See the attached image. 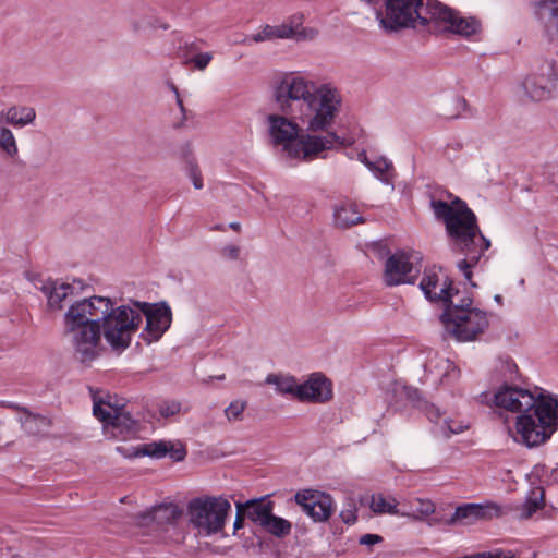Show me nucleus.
Wrapping results in <instances>:
<instances>
[{
	"mask_svg": "<svg viewBox=\"0 0 558 558\" xmlns=\"http://www.w3.org/2000/svg\"><path fill=\"white\" fill-rule=\"evenodd\" d=\"M435 510L436 506L430 499L415 498L410 501V506L407 510H402L401 517L421 521L433 514Z\"/></svg>",
	"mask_w": 558,
	"mask_h": 558,
	"instance_id": "obj_26",
	"label": "nucleus"
},
{
	"mask_svg": "<svg viewBox=\"0 0 558 558\" xmlns=\"http://www.w3.org/2000/svg\"><path fill=\"white\" fill-rule=\"evenodd\" d=\"M231 511V504L223 497H202L190 501V522L201 534L211 535L222 531Z\"/></svg>",
	"mask_w": 558,
	"mask_h": 558,
	"instance_id": "obj_5",
	"label": "nucleus"
},
{
	"mask_svg": "<svg viewBox=\"0 0 558 558\" xmlns=\"http://www.w3.org/2000/svg\"><path fill=\"white\" fill-rule=\"evenodd\" d=\"M146 318L141 338L146 343L158 341L170 328L172 312L165 303L132 301L116 306L106 296L94 295L73 303L63 314V335L69 340L73 356L89 364L105 350L102 338L112 351L123 352Z\"/></svg>",
	"mask_w": 558,
	"mask_h": 558,
	"instance_id": "obj_2",
	"label": "nucleus"
},
{
	"mask_svg": "<svg viewBox=\"0 0 558 558\" xmlns=\"http://www.w3.org/2000/svg\"><path fill=\"white\" fill-rule=\"evenodd\" d=\"M221 254L226 258L235 260L240 256V247L236 245H227L222 248Z\"/></svg>",
	"mask_w": 558,
	"mask_h": 558,
	"instance_id": "obj_41",
	"label": "nucleus"
},
{
	"mask_svg": "<svg viewBox=\"0 0 558 558\" xmlns=\"http://www.w3.org/2000/svg\"><path fill=\"white\" fill-rule=\"evenodd\" d=\"M446 305L444 313H447L451 307L463 305V308H472V299L469 296H460L459 292L453 293L452 288L449 289V299L441 301Z\"/></svg>",
	"mask_w": 558,
	"mask_h": 558,
	"instance_id": "obj_33",
	"label": "nucleus"
},
{
	"mask_svg": "<svg viewBox=\"0 0 558 558\" xmlns=\"http://www.w3.org/2000/svg\"><path fill=\"white\" fill-rule=\"evenodd\" d=\"M129 24L135 33L144 32L154 27L151 19L147 15H134L130 19Z\"/></svg>",
	"mask_w": 558,
	"mask_h": 558,
	"instance_id": "obj_35",
	"label": "nucleus"
},
{
	"mask_svg": "<svg viewBox=\"0 0 558 558\" xmlns=\"http://www.w3.org/2000/svg\"><path fill=\"white\" fill-rule=\"evenodd\" d=\"M171 89H172V92L175 95L178 107L180 108L181 112H184L185 109H184V106H183V101L180 98V94H179L178 88L174 85H172Z\"/></svg>",
	"mask_w": 558,
	"mask_h": 558,
	"instance_id": "obj_47",
	"label": "nucleus"
},
{
	"mask_svg": "<svg viewBox=\"0 0 558 558\" xmlns=\"http://www.w3.org/2000/svg\"><path fill=\"white\" fill-rule=\"evenodd\" d=\"M425 412L427 418L435 425V434L445 438L461 434L469 428V424L463 421L445 417L435 404L427 405Z\"/></svg>",
	"mask_w": 558,
	"mask_h": 558,
	"instance_id": "obj_18",
	"label": "nucleus"
},
{
	"mask_svg": "<svg viewBox=\"0 0 558 558\" xmlns=\"http://www.w3.org/2000/svg\"><path fill=\"white\" fill-rule=\"evenodd\" d=\"M80 282H61V281H47L41 287L40 290L47 298V306L50 311H61L64 305L70 303L68 308L75 302L82 301L75 300L80 294Z\"/></svg>",
	"mask_w": 558,
	"mask_h": 558,
	"instance_id": "obj_15",
	"label": "nucleus"
},
{
	"mask_svg": "<svg viewBox=\"0 0 558 558\" xmlns=\"http://www.w3.org/2000/svg\"><path fill=\"white\" fill-rule=\"evenodd\" d=\"M262 41H266V39L264 38V34L260 32L254 34V35H251V36H245L241 41L240 44L242 45H251L252 43H262Z\"/></svg>",
	"mask_w": 558,
	"mask_h": 558,
	"instance_id": "obj_44",
	"label": "nucleus"
},
{
	"mask_svg": "<svg viewBox=\"0 0 558 558\" xmlns=\"http://www.w3.org/2000/svg\"><path fill=\"white\" fill-rule=\"evenodd\" d=\"M246 408V402L235 400L229 404L225 410L226 416L229 421L239 420Z\"/></svg>",
	"mask_w": 558,
	"mask_h": 558,
	"instance_id": "obj_38",
	"label": "nucleus"
},
{
	"mask_svg": "<svg viewBox=\"0 0 558 558\" xmlns=\"http://www.w3.org/2000/svg\"><path fill=\"white\" fill-rule=\"evenodd\" d=\"M539 392L514 385H502L493 396L494 405L517 415H523L538 405Z\"/></svg>",
	"mask_w": 558,
	"mask_h": 558,
	"instance_id": "obj_10",
	"label": "nucleus"
},
{
	"mask_svg": "<svg viewBox=\"0 0 558 558\" xmlns=\"http://www.w3.org/2000/svg\"><path fill=\"white\" fill-rule=\"evenodd\" d=\"M495 302H497L499 305L502 304V296L500 294H496L494 296Z\"/></svg>",
	"mask_w": 558,
	"mask_h": 558,
	"instance_id": "obj_50",
	"label": "nucleus"
},
{
	"mask_svg": "<svg viewBox=\"0 0 558 558\" xmlns=\"http://www.w3.org/2000/svg\"><path fill=\"white\" fill-rule=\"evenodd\" d=\"M246 517L254 523L263 525L269 514L272 512V502H264L263 500H248L244 504Z\"/></svg>",
	"mask_w": 558,
	"mask_h": 558,
	"instance_id": "obj_25",
	"label": "nucleus"
},
{
	"mask_svg": "<svg viewBox=\"0 0 558 558\" xmlns=\"http://www.w3.org/2000/svg\"><path fill=\"white\" fill-rule=\"evenodd\" d=\"M441 322L446 331L462 342L476 340L489 325L486 312L476 307L463 308V305L442 313Z\"/></svg>",
	"mask_w": 558,
	"mask_h": 558,
	"instance_id": "obj_6",
	"label": "nucleus"
},
{
	"mask_svg": "<svg viewBox=\"0 0 558 558\" xmlns=\"http://www.w3.org/2000/svg\"><path fill=\"white\" fill-rule=\"evenodd\" d=\"M215 229L222 230V228L220 226H217Z\"/></svg>",
	"mask_w": 558,
	"mask_h": 558,
	"instance_id": "obj_52",
	"label": "nucleus"
},
{
	"mask_svg": "<svg viewBox=\"0 0 558 558\" xmlns=\"http://www.w3.org/2000/svg\"><path fill=\"white\" fill-rule=\"evenodd\" d=\"M278 113L265 125L269 143L291 159L313 161L336 146H351L355 138L330 131L341 112V92L331 83L317 84L295 72L283 73L272 85Z\"/></svg>",
	"mask_w": 558,
	"mask_h": 558,
	"instance_id": "obj_1",
	"label": "nucleus"
},
{
	"mask_svg": "<svg viewBox=\"0 0 558 558\" xmlns=\"http://www.w3.org/2000/svg\"><path fill=\"white\" fill-rule=\"evenodd\" d=\"M12 558H24V557H23L22 555H20V554H14V555L12 556Z\"/></svg>",
	"mask_w": 558,
	"mask_h": 558,
	"instance_id": "obj_51",
	"label": "nucleus"
},
{
	"mask_svg": "<svg viewBox=\"0 0 558 558\" xmlns=\"http://www.w3.org/2000/svg\"><path fill=\"white\" fill-rule=\"evenodd\" d=\"M357 508L353 499H349L345 507L340 511V518L345 524H354L357 515Z\"/></svg>",
	"mask_w": 558,
	"mask_h": 558,
	"instance_id": "obj_37",
	"label": "nucleus"
},
{
	"mask_svg": "<svg viewBox=\"0 0 558 558\" xmlns=\"http://www.w3.org/2000/svg\"><path fill=\"white\" fill-rule=\"evenodd\" d=\"M116 450L125 458L148 456L155 459H160L169 456L173 461L179 462L183 461L186 457V449L183 444L171 440L151 441L131 448L118 446Z\"/></svg>",
	"mask_w": 558,
	"mask_h": 558,
	"instance_id": "obj_11",
	"label": "nucleus"
},
{
	"mask_svg": "<svg viewBox=\"0 0 558 558\" xmlns=\"http://www.w3.org/2000/svg\"><path fill=\"white\" fill-rule=\"evenodd\" d=\"M333 397V387L329 378L316 372L300 383L298 401L305 403H326Z\"/></svg>",
	"mask_w": 558,
	"mask_h": 558,
	"instance_id": "obj_14",
	"label": "nucleus"
},
{
	"mask_svg": "<svg viewBox=\"0 0 558 558\" xmlns=\"http://www.w3.org/2000/svg\"><path fill=\"white\" fill-rule=\"evenodd\" d=\"M502 515V509L494 502L464 504L456 508L454 513L448 520L450 525H472L480 521H488Z\"/></svg>",
	"mask_w": 558,
	"mask_h": 558,
	"instance_id": "obj_13",
	"label": "nucleus"
},
{
	"mask_svg": "<svg viewBox=\"0 0 558 558\" xmlns=\"http://www.w3.org/2000/svg\"><path fill=\"white\" fill-rule=\"evenodd\" d=\"M262 33L264 34V38L266 40H272V39H276V32H275V25H265L263 28H262Z\"/></svg>",
	"mask_w": 558,
	"mask_h": 558,
	"instance_id": "obj_46",
	"label": "nucleus"
},
{
	"mask_svg": "<svg viewBox=\"0 0 558 558\" xmlns=\"http://www.w3.org/2000/svg\"><path fill=\"white\" fill-rule=\"evenodd\" d=\"M0 151L9 159L16 160L19 158L16 137L12 130L4 125H0Z\"/></svg>",
	"mask_w": 558,
	"mask_h": 558,
	"instance_id": "obj_29",
	"label": "nucleus"
},
{
	"mask_svg": "<svg viewBox=\"0 0 558 558\" xmlns=\"http://www.w3.org/2000/svg\"><path fill=\"white\" fill-rule=\"evenodd\" d=\"M236 517L234 520V529L239 530L243 526V519L246 517V513L244 511V506H242V502H236Z\"/></svg>",
	"mask_w": 558,
	"mask_h": 558,
	"instance_id": "obj_42",
	"label": "nucleus"
},
{
	"mask_svg": "<svg viewBox=\"0 0 558 558\" xmlns=\"http://www.w3.org/2000/svg\"><path fill=\"white\" fill-rule=\"evenodd\" d=\"M2 404L10 409H14L21 412V415L19 416V422L21 423L24 430L28 434H39L49 425L48 418L43 415L33 414L28 410L21 408L14 403L2 402Z\"/></svg>",
	"mask_w": 558,
	"mask_h": 558,
	"instance_id": "obj_22",
	"label": "nucleus"
},
{
	"mask_svg": "<svg viewBox=\"0 0 558 558\" xmlns=\"http://www.w3.org/2000/svg\"><path fill=\"white\" fill-rule=\"evenodd\" d=\"M231 229L239 231L240 230V223L239 222H231L229 226Z\"/></svg>",
	"mask_w": 558,
	"mask_h": 558,
	"instance_id": "obj_49",
	"label": "nucleus"
},
{
	"mask_svg": "<svg viewBox=\"0 0 558 558\" xmlns=\"http://www.w3.org/2000/svg\"><path fill=\"white\" fill-rule=\"evenodd\" d=\"M368 169L384 183H390L392 163L387 158L379 157L371 161Z\"/></svg>",
	"mask_w": 558,
	"mask_h": 558,
	"instance_id": "obj_32",
	"label": "nucleus"
},
{
	"mask_svg": "<svg viewBox=\"0 0 558 558\" xmlns=\"http://www.w3.org/2000/svg\"><path fill=\"white\" fill-rule=\"evenodd\" d=\"M287 27L291 28V37L295 40H312L318 32L313 27H303L302 16L294 15L284 22Z\"/></svg>",
	"mask_w": 558,
	"mask_h": 558,
	"instance_id": "obj_30",
	"label": "nucleus"
},
{
	"mask_svg": "<svg viewBox=\"0 0 558 558\" xmlns=\"http://www.w3.org/2000/svg\"><path fill=\"white\" fill-rule=\"evenodd\" d=\"M418 271L414 269L409 256L403 252L391 255L385 265L384 279L388 286L413 283Z\"/></svg>",
	"mask_w": 558,
	"mask_h": 558,
	"instance_id": "obj_16",
	"label": "nucleus"
},
{
	"mask_svg": "<svg viewBox=\"0 0 558 558\" xmlns=\"http://www.w3.org/2000/svg\"><path fill=\"white\" fill-rule=\"evenodd\" d=\"M179 512L174 505H159L144 512L141 518L143 523L147 521L156 522L157 524H165L172 522Z\"/></svg>",
	"mask_w": 558,
	"mask_h": 558,
	"instance_id": "obj_24",
	"label": "nucleus"
},
{
	"mask_svg": "<svg viewBox=\"0 0 558 558\" xmlns=\"http://www.w3.org/2000/svg\"><path fill=\"white\" fill-rule=\"evenodd\" d=\"M519 94L531 101H545L558 96V66L553 61L536 64L518 85Z\"/></svg>",
	"mask_w": 558,
	"mask_h": 558,
	"instance_id": "obj_8",
	"label": "nucleus"
},
{
	"mask_svg": "<svg viewBox=\"0 0 558 558\" xmlns=\"http://www.w3.org/2000/svg\"><path fill=\"white\" fill-rule=\"evenodd\" d=\"M357 159L359 161H361L362 163H364L367 168H368V165L371 163L372 160H369L367 158V155H366V151L362 150L361 153H359L357 155Z\"/></svg>",
	"mask_w": 558,
	"mask_h": 558,
	"instance_id": "obj_48",
	"label": "nucleus"
},
{
	"mask_svg": "<svg viewBox=\"0 0 558 558\" xmlns=\"http://www.w3.org/2000/svg\"><path fill=\"white\" fill-rule=\"evenodd\" d=\"M262 527L278 537L286 536L291 532V523L286 519L274 515L272 512L269 514Z\"/></svg>",
	"mask_w": 558,
	"mask_h": 558,
	"instance_id": "obj_31",
	"label": "nucleus"
},
{
	"mask_svg": "<svg viewBox=\"0 0 558 558\" xmlns=\"http://www.w3.org/2000/svg\"><path fill=\"white\" fill-rule=\"evenodd\" d=\"M420 288L428 300L441 302L449 299L451 280L440 269L429 268L424 271Z\"/></svg>",
	"mask_w": 558,
	"mask_h": 558,
	"instance_id": "obj_17",
	"label": "nucleus"
},
{
	"mask_svg": "<svg viewBox=\"0 0 558 558\" xmlns=\"http://www.w3.org/2000/svg\"><path fill=\"white\" fill-rule=\"evenodd\" d=\"M275 36H276V39L277 38H280V39H292L291 37V28L287 27V24L283 22L282 24L280 25H275Z\"/></svg>",
	"mask_w": 558,
	"mask_h": 558,
	"instance_id": "obj_40",
	"label": "nucleus"
},
{
	"mask_svg": "<svg viewBox=\"0 0 558 558\" xmlns=\"http://www.w3.org/2000/svg\"><path fill=\"white\" fill-rule=\"evenodd\" d=\"M429 17L430 23L434 22L442 31L462 37H471L482 31L480 20L474 16H463L460 12L438 1H435V3L429 7Z\"/></svg>",
	"mask_w": 558,
	"mask_h": 558,
	"instance_id": "obj_9",
	"label": "nucleus"
},
{
	"mask_svg": "<svg viewBox=\"0 0 558 558\" xmlns=\"http://www.w3.org/2000/svg\"><path fill=\"white\" fill-rule=\"evenodd\" d=\"M439 368L444 371L441 381L445 384H450L460 376V369L449 360H441Z\"/></svg>",
	"mask_w": 558,
	"mask_h": 558,
	"instance_id": "obj_34",
	"label": "nucleus"
},
{
	"mask_svg": "<svg viewBox=\"0 0 558 558\" xmlns=\"http://www.w3.org/2000/svg\"><path fill=\"white\" fill-rule=\"evenodd\" d=\"M558 429V401L549 393L539 392L538 405L523 415H517L512 439L527 448L544 445Z\"/></svg>",
	"mask_w": 558,
	"mask_h": 558,
	"instance_id": "obj_4",
	"label": "nucleus"
},
{
	"mask_svg": "<svg viewBox=\"0 0 558 558\" xmlns=\"http://www.w3.org/2000/svg\"><path fill=\"white\" fill-rule=\"evenodd\" d=\"M191 180L195 189L201 190L203 187V180L198 169L193 168L190 173Z\"/></svg>",
	"mask_w": 558,
	"mask_h": 558,
	"instance_id": "obj_45",
	"label": "nucleus"
},
{
	"mask_svg": "<svg viewBox=\"0 0 558 558\" xmlns=\"http://www.w3.org/2000/svg\"><path fill=\"white\" fill-rule=\"evenodd\" d=\"M211 60H213L211 52H202V53H198L194 57L186 59L184 61V64L193 63L197 70L203 71L207 68V65L210 63Z\"/></svg>",
	"mask_w": 558,
	"mask_h": 558,
	"instance_id": "obj_36",
	"label": "nucleus"
},
{
	"mask_svg": "<svg viewBox=\"0 0 558 558\" xmlns=\"http://www.w3.org/2000/svg\"><path fill=\"white\" fill-rule=\"evenodd\" d=\"M534 14L543 23L547 34L554 39L558 33V0H542L534 3Z\"/></svg>",
	"mask_w": 558,
	"mask_h": 558,
	"instance_id": "obj_19",
	"label": "nucleus"
},
{
	"mask_svg": "<svg viewBox=\"0 0 558 558\" xmlns=\"http://www.w3.org/2000/svg\"><path fill=\"white\" fill-rule=\"evenodd\" d=\"M159 413L163 417H170L178 414L181 410V404L178 401H163L159 404Z\"/></svg>",
	"mask_w": 558,
	"mask_h": 558,
	"instance_id": "obj_39",
	"label": "nucleus"
},
{
	"mask_svg": "<svg viewBox=\"0 0 558 558\" xmlns=\"http://www.w3.org/2000/svg\"><path fill=\"white\" fill-rule=\"evenodd\" d=\"M335 221L340 228H349L353 225L363 222V218L353 204H343L335 210Z\"/></svg>",
	"mask_w": 558,
	"mask_h": 558,
	"instance_id": "obj_28",
	"label": "nucleus"
},
{
	"mask_svg": "<svg viewBox=\"0 0 558 558\" xmlns=\"http://www.w3.org/2000/svg\"><path fill=\"white\" fill-rule=\"evenodd\" d=\"M430 207L435 217L444 221L453 250L464 255V258L457 263L459 270L465 280L476 287L471 282V269L478 264L485 251L490 246V242L481 233L475 214L459 197L450 203L432 201Z\"/></svg>",
	"mask_w": 558,
	"mask_h": 558,
	"instance_id": "obj_3",
	"label": "nucleus"
},
{
	"mask_svg": "<svg viewBox=\"0 0 558 558\" xmlns=\"http://www.w3.org/2000/svg\"><path fill=\"white\" fill-rule=\"evenodd\" d=\"M93 413L104 424L105 433L113 438L126 439L136 433L137 421L117 398L95 399Z\"/></svg>",
	"mask_w": 558,
	"mask_h": 558,
	"instance_id": "obj_7",
	"label": "nucleus"
},
{
	"mask_svg": "<svg viewBox=\"0 0 558 558\" xmlns=\"http://www.w3.org/2000/svg\"><path fill=\"white\" fill-rule=\"evenodd\" d=\"M294 501L315 522L327 521L335 511L332 497L316 489H301L294 495Z\"/></svg>",
	"mask_w": 558,
	"mask_h": 558,
	"instance_id": "obj_12",
	"label": "nucleus"
},
{
	"mask_svg": "<svg viewBox=\"0 0 558 558\" xmlns=\"http://www.w3.org/2000/svg\"><path fill=\"white\" fill-rule=\"evenodd\" d=\"M383 542V537L377 534H365L360 538V544L372 546Z\"/></svg>",
	"mask_w": 558,
	"mask_h": 558,
	"instance_id": "obj_43",
	"label": "nucleus"
},
{
	"mask_svg": "<svg viewBox=\"0 0 558 558\" xmlns=\"http://www.w3.org/2000/svg\"><path fill=\"white\" fill-rule=\"evenodd\" d=\"M2 119L14 128H25L34 123L36 110L29 106H12L1 111Z\"/></svg>",
	"mask_w": 558,
	"mask_h": 558,
	"instance_id": "obj_20",
	"label": "nucleus"
},
{
	"mask_svg": "<svg viewBox=\"0 0 558 558\" xmlns=\"http://www.w3.org/2000/svg\"><path fill=\"white\" fill-rule=\"evenodd\" d=\"M545 507V492L541 486L533 487L525 496L524 502L517 508L520 520L531 519L538 510Z\"/></svg>",
	"mask_w": 558,
	"mask_h": 558,
	"instance_id": "obj_21",
	"label": "nucleus"
},
{
	"mask_svg": "<svg viewBox=\"0 0 558 558\" xmlns=\"http://www.w3.org/2000/svg\"><path fill=\"white\" fill-rule=\"evenodd\" d=\"M265 383L274 385L279 395H288L298 400L300 381L294 376L269 374L266 377Z\"/></svg>",
	"mask_w": 558,
	"mask_h": 558,
	"instance_id": "obj_23",
	"label": "nucleus"
},
{
	"mask_svg": "<svg viewBox=\"0 0 558 558\" xmlns=\"http://www.w3.org/2000/svg\"><path fill=\"white\" fill-rule=\"evenodd\" d=\"M399 502L395 497L386 498L381 494H375L371 497L369 508L375 514L400 515L402 511L398 508Z\"/></svg>",
	"mask_w": 558,
	"mask_h": 558,
	"instance_id": "obj_27",
	"label": "nucleus"
}]
</instances>
